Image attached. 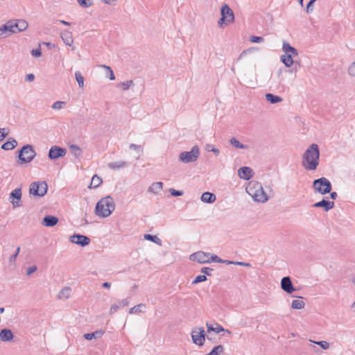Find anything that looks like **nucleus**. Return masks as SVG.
I'll use <instances>...</instances> for the list:
<instances>
[{
	"label": "nucleus",
	"instance_id": "13d9d810",
	"mask_svg": "<svg viewBox=\"0 0 355 355\" xmlns=\"http://www.w3.org/2000/svg\"><path fill=\"white\" fill-rule=\"evenodd\" d=\"M35 80V75L33 73H28L26 75L24 80L28 83H31Z\"/></svg>",
	"mask_w": 355,
	"mask_h": 355
},
{
	"label": "nucleus",
	"instance_id": "a19ab883",
	"mask_svg": "<svg viewBox=\"0 0 355 355\" xmlns=\"http://www.w3.org/2000/svg\"><path fill=\"white\" fill-rule=\"evenodd\" d=\"M75 77L76 80L78 82V86L80 88L84 87V77L82 76L81 73L80 71H76L75 73Z\"/></svg>",
	"mask_w": 355,
	"mask_h": 355
},
{
	"label": "nucleus",
	"instance_id": "680f3d73",
	"mask_svg": "<svg viewBox=\"0 0 355 355\" xmlns=\"http://www.w3.org/2000/svg\"><path fill=\"white\" fill-rule=\"evenodd\" d=\"M42 54L41 50L40 49H33L31 51V55L34 57H40Z\"/></svg>",
	"mask_w": 355,
	"mask_h": 355
},
{
	"label": "nucleus",
	"instance_id": "de8ad7c7",
	"mask_svg": "<svg viewBox=\"0 0 355 355\" xmlns=\"http://www.w3.org/2000/svg\"><path fill=\"white\" fill-rule=\"evenodd\" d=\"M121 87L123 90H128L131 86L134 85L132 80H128L120 83Z\"/></svg>",
	"mask_w": 355,
	"mask_h": 355
},
{
	"label": "nucleus",
	"instance_id": "a211bd4d",
	"mask_svg": "<svg viewBox=\"0 0 355 355\" xmlns=\"http://www.w3.org/2000/svg\"><path fill=\"white\" fill-rule=\"evenodd\" d=\"M257 50H258L257 48L253 47V48L248 49L245 51H243L239 55L238 60L246 58L247 62H253L255 60L256 58L254 55H252V52L257 51Z\"/></svg>",
	"mask_w": 355,
	"mask_h": 355
},
{
	"label": "nucleus",
	"instance_id": "6ab92c4d",
	"mask_svg": "<svg viewBox=\"0 0 355 355\" xmlns=\"http://www.w3.org/2000/svg\"><path fill=\"white\" fill-rule=\"evenodd\" d=\"M313 207H322L325 211H328L334 207V202L333 201L327 200L322 199L321 201L315 202L313 205Z\"/></svg>",
	"mask_w": 355,
	"mask_h": 355
},
{
	"label": "nucleus",
	"instance_id": "aec40b11",
	"mask_svg": "<svg viewBox=\"0 0 355 355\" xmlns=\"http://www.w3.org/2000/svg\"><path fill=\"white\" fill-rule=\"evenodd\" d=\"M60 37L67 46H71L73 45V39L71 32L67 30L63 31L60 33Z\"/></svg>",
	"mask_w": 355,
	"mask_h": 355
},
{
	"label": "nucleus",
	"instance_id": "c85d7f7f",
	"mask_svg": "<svg viewBox=\"0 0 355 355\" xmlns=\"http://www.w3.org/2000/svg\"><path fill=\"white\" fill-rule=\"evenodd\" d=\"M17 145V142L15 139L10 138L2 146L1 148L4 150H10L15 148Z\"/></svg>",
	"mask_w": 355,
	"mask_h": 355
},
{
	"label": "nucleus",
	"instance_id": "9b49d317",
	"mask_svg": "<svg viewBox=\"0 0 355 355\" xmlns=\"http://www.w3.org/2000/svg\"><path fill=\"white\" fill-rule=\"evenodd\" d=\"M210 253L198 251L190 255V260L196 261L200 263H210Z\"/></svg>",
	"mask_w": 355,
	"mask_h": 355
},
{
	"label": "nucleus",
	"instance_id": "393cba45",
	"mask_svg": "<svg viewBox=\"0 0 355 355\" xmlns=\"http://www.w3.org/2000/svg\"><path fill=\"white\" fill-rule=\"evenodd\" d=\"M163 189V183L162 182H157L153 183L148 189V193L158 194Z\"/></svg>",
	"mask_w": 355,
	"mask_h": 355
},
{
	"label": "nucleus",
	"instance_id": "7ed1b4c3",
	"mask_svg": "<svg viewBox=\"0 0 355 355\" xmlns=\"http://www.w3.org/2000/svg\"><path fill=\"white\" fill-rule=\"evenodd\" d=\"M246 191L254 202L265 203L269 199L267 193L264 191L261 184L259 182H250L246 187Z\"/></svg>",
	"mask_w": 355,
	"mask_h": 355
},
{
	"label": "nucleus",
	"instance_id": "603ef678",
	"mask_svg": "<svg viewBox=\"0 0 355 355\" xmlns=\"http://www.w3.org/2000/svg\"><path fill=\"white\" fill-rule=\"evenodd\" d=\"M264 39L262 37L251 36L250 41L252 43H259L263 42Z\"/></svg>",
	"mask_w": 355,
	"mask_h": 355
},
{
	"label": "nucleus",
	"instance_id": "4468645a",
	"mask_svg": "<svg viewBox=\"0 0 355 355\" xmlns=\"http://www.w3.org/2000/svg\"><path fill=\"white\" fill-rule=\"evenodd\" d=\"M69 240L71 243L79 245L80 246H86L89 244L90 239L86 236L74 234L71 236Z\"/></svg>",
	"mask_w": 355,
	"mask_h": 355
},
{
	"label": "nucleus",
	"instance_id": "ddd939ff",
	"mask_svg": "<svg viewBox=\"0 0 355 355\" xmlns=\"http://www.w3.org/2000/svg\"><path fill=\"white\" fill-rule=\"evenodd\" d=\"M67 153L65 148L53 146L49 151V157L51 159H57L60 157H64Z\"/></svg>",
	"mask_w": 355,
	"mask_h": 355
},
{
	"label": "nucleus",
	"instance_id": "412c9836",
	"mask_svg": "<svg viewBox=\"0 0 355 355\" xmlns=\"http://www.w3.org/2000/svg\"><path fill=\"white\" fill-rule=\"evenodd\" d=\"M10 24L8 21L5 24L0 26V37H7L13 34Z\"/></svg>",
	"mask_w": 355,
	"mask_h": 355
},
{
	"label": "nucleus",
	"instance_id": "79ce46f5",
	"mask_svg": "<svg viewBox=\"0 0 355 355\" xmlns=\"http://www.w3.org/2000/svg\"><path fill=\"white\" fill-rule=\"evenodd\" d=\"M66 105V102L64 101H58L56 102H55L52 105H51V107L52 109L53 110H62L64 107V106Z\"/></svg>",
	"mask_w": 355,
	"mask_h": 355
},
{
	"label": "nucleus",
	"instance_id": "f8f14e48",
	"mask_svg": "<svg viewBox=\"0 0 355 355\" xmlns=\"http://www.w3.org/2000/svg\"><path fill=\"white\" fill-rule=\"evenodd\" d=\"M220 15L226 19V24L234 22V15L232 10L227 4H223L220 8Z\"/></svg>",
	"mask_w": 355,
	"mask_h": 355
},
{
	"label": "nucleus",
	"instance_id": "0e129e2a",
	"mask_svg": "<svg viewBox=\"0 0 355 355\" xmlns=\"http://www.w3.org/2000/svg\"><path fill=\"white\" fill-rule=\"evenodd\" d=\"M130 149L135 150H140L141 146L137 144H131L129 146Z\"/></svg>",
	"mask_w": 355,
	"mask_h": 355
},
{
	"label": "nucleus",
	"instance_id": "bb28decb",
	"mask_svg": "<svg viewBox=\"0 0 355 355\" xmlns=\"http://www.w3.org/2000/svg\"><path fill=\"white\" fill-rule=\"evenodd\" d=\"M71 294V288L69 286H65L58 293V298L59 300H67Z\"/></svg>",
	"mask_w": 355,
	"mask_h": 355
},
{
	"label": "nucleus",
	"instance_id": "5701e85b",
	"mask_svg": "<svg viewBox=\"0 0 355 355\" xmlns=\"http://www.w3.org/2000/svg\"><path fill=\"white\" fill-rule=\"evenodd\" d=\"M282 51H284V54H290L294 56L298 55L297 50L295 48L291 46L290 44L286 41H283Z\"/></svg>",
	"mask_w": 355,
	"mask_h": 355
},
{
	"label": "nucleus",
	"instance_id": "5fc2aeb1",
	"mask_svg": "<svg viewBox=\"0 0 355 355\" xmlns=\"http://www.w3.org/2000/svg\"><path fill=\"white\" fill-rule=\"evenodd\" d=\"M211 259V261L216 262V263H223L224 260L221 259L216 255H211L209 256V259Z\"/></svg>",
	"mask_w": 355,
	"mask_h": 355
},
{
	"label": "nucleus",
	"instance_id": "4c0bfd02",
	"mask_svg": "<svg viewBox=\"0 0 355 355\" xmlns=\"http://www.w3.org/2000/svg\"><path fill=\"white\" fill-rule=\"evenodd\" d=\"M144 239L148 241H150L159 245H162V241L159 238H158L157 236H153L151 234H145Z\"/></svg>",
	"mask_w": 355,
	"mask_h": 355
},
{
	"label": "nucleus",
	"instance_id": "f704fd0d",
	"mask_svg": "<svg viewBox=\"0 0 355 355\" xmlns=\"http://www.w3.org/2000/svg\"><path fill=\"white\" fill-rule=\"evenodd\" d=\"M69 150L76 158L79 159L82 155V149L76 144L69 146Z\"/></svg>",
	"mask_w": 355,
	"mask_h": 355
},
{
	"label": "nucleus",
	"instance_id": "f3484780",
	"mask_svg": "<svg viewBox=\"0 0 355 355\" xmlns=\"http://www.w3.org/2000/svg\"><path fill=\"white\" fill-rule=\"evenodd\" d=\"M253 174V170L248 166L241 167L238 171L239 178L245 180H248L252 178Z\"/></svg>",
	"mask_w": 355,
	"mask_h": 355
},
{
	"label": "nucleus",
	"instance_id": "2f4dec72",
	"mask_svg": "<svg viewBox=\"0 0 355 355\" xmlns=\"http://www.w3.org/2000/svg\"><path fill=\"white\" fill-rule=\"evenodd\" d=\"M102 182L103 180L100 176L94 175L92 178L91 183L88 187L89 189L98 188L102 184Z\"/></svg>",
	"mask_w": 355,
	"mask_h": 355
},
{
	"label": "nucleus",
	"instance_id": "6e6d98bb",
	"mask_svg": "<svg viewBox=\"0 0 355 355\" xmlns=\"http://www.w3.org/2000/svg\"><path fill=\"white\" fill-rule=\"evenodd\" d=\"M142 308H146V305L144 304H139L134 306L132 308H130L129 311H141V309H142Z\"/></svg>",
	"mask_w": 355,
	"mask_h": 355
},
{
	"label": "nucleus",
	"instance_id": "e433bc0d",
	"mask_svg": "<svg viewBox=\"0 0 355 355\" xmlns=\"http://www.w3.org/2000/svg\"><path fill=\"white\" fill-rule=\"evenodd\" d=\"M305 303L302 300V297H299L298 299L294 300L292 302L291 307L293 309H302L304 308Z\"/></svg>",
	"mask_w": 355,
	"mask_h": 355
},
{
	"label": "nucleus",
	"instance_id": "6e6552de",
	"mask_svg": "<svg viewBox=\"0 0 355 355\" xmlns=\"http://www.w3.org/2000/svg\"><path fill=\"white\" fill-rule=\"evenodd\" d=\"M191 338L194 344L202 346L205 341V332L203 327H196L191 331Z\"/></svg>",
	"mask_w": 355,
	"mask_h": 355
},
{
	"label": "nucleus",
	"instance_id": "20e7f679",
	"mask_svg": "<svg viewBox=\"0 0 355 355\" xmlns=\"http://www.w3.org/2000/svg\"><path fill=\"white\" fill-rule=\"evenodd\" d=\"M48 185L45 181L33 182L29 186V194L35 198H42L47 193Z\"/></svg>",
	"mask_w": 355,
	"mask_h": 355
},
{
	"label": "nucleus",
	"instance_id": "a18cd8bd",
	"mask_svg": "<svg viewBox=\"0 0 355 355\" xmlns=\"http://www.w3.org/2000/svg\"><path fill=\"white\" fill-rule=\"evenodd\" d=\"M347 73L351 77L355 78V60L348 67Z\"/></svg>",
	"mask_w": 355,
	"mask_h": 355
},
{
	"label": "nucleus",
	"instance_id": "7c9ffc66",
	"mask_svg": "<svg viewBox=\"0 0 355 355\" xmlns=\"http://www.w3.org/2000/svg\"><path fill=\"white\" fill-rule=\"evenodd\" d=\"M107 166L111 169L117 170L125 167L127 166V163L125 161L121 160L110 162Z\"/></svg>",
	"mask_w": 355,
	"mask_h": 355
},
{
	"label": "nucleus",
	"instance_id": "37998d69",
	"mask_svg": "<svg viewBox=\"0 0 355 355\" xmlns=\"http://www.w3.org/2000/svg\"><path fill=\"white\" fill-rule=\"evenodd\" d=\"M205 150L207 152L214 153L216 156L219 155L220 154V150L216 147H214V146L212 144H207L205 146Z\"/></svg>",
	"mask_w": 355,
	"mask_h": 355
},
{
	"label": "nucleus",
	"instance_id": "cd10ccee",
	"mask_svg": "<svg viewBox=\"0 0 355 355\" xmlns=\"http://www.w3.org/2000/svg\"><path fill=\"white\" fill-rule=\"evenodd\" d=\"M293 57L295 56L290 54H283L281 55V61L286 67H291L294 62Z\"/></svg>",
	"mask_w": 355,
	"mask_h": 355
},
{
	"label": "nucleus",
	"instance_id": "c9c22d12",
	"mask_svg": "<svg viewBox=\"0 0 355 355\" xmlns=\"http://www.w3.org/2000/svg\"><path fill=\"white\" fill-rule=\"evenodd\" d=\"M230 143L234 148L238 149H248V146L241 144L236 137H232L230 139Z\"/></svg>",
	"mask_w": 355,
	"mask_h": 355
},
{
	"label": "nucleus",
	"instance_id": "69168bd1",
	"mask_svg": "<svg viewBox=\"0 0 355 355\" xmlns=\"http://www.w3.org/2000/svg\"><path fill=\"white\" fill-rule=\"evenodd\" d=\"M224 24H226V19L221 16V17L218 21V24L220 27H222Z\"/></svg>",
	"mask_w": 355,
	"mask_h": 355
},
{
	"label": "nucleus",
	"instance_id": "a878e982",
	"mask_svg": "<svg viewBox=\"0 0 355 355\" xmlns=\"http://www.w3.org/2000/svg\"><path fill=\"white\" fill-rule=\"evenodd\" d=\"M200 199L203 202L212 203L216 201V197L212 193L205 192L202 194Z\"/></svg>",
	"mask_w": 355,
	"mask_h": 355
},
{
	"label": "nucleus",
	"instance_id": "58836bf2",
	"mask_svg": "<svg viewBox=\"0 0 355 355\" xmlns=\"http://www.w3.org/2000/svg\"><path fill=\"white\" fill-rule=\"evenodd\" d=\"M207 332L214 331L216 333H220L224 331V329L219 324H216V327H214L212 324H207Z\"/></svg>",
	"mask_w": 355,
	"mask_h": 355
},
{
	"label": "nucleus",
	"instance_id": "774afa93",
	"mask_svg": "<svg viewBox=\"0 0 355 355\" xmlns=\"http://www.w3.org/2000/svg\"><path fill=\"white\" fill-rule=\"evenodd\" d=\"M102 286L105 288H110L111 287V284L109 282H104L102 284Z\"/></svg>",
	"mask_w": 355,
	"mask_h": 355
},
{
	"label": "nucleus",
	"instance_id": "338daca9",
	"mask_svg": "<svg viewBox=\"0 0 355 355\" xmlns=\"http://www.w3.org/2000/svg\"><path fill=\"white\" fill-rule=\"evenodd\" d=\"M103 1L107 5H114L116 2V0H103Z\"/></svg>",
	"mask_w": 355,
	"mask_h": 355
},
{
	"label": "nucleus",
	"instance_id": "1a4fd4ad",
	"mask_svg": "<svg viewBox=\"0 0 355 355\" xmlns=\"http://www.w3.org/2000/svg\"><path fill=\"white\" fill-rule=\"evenodd\" d=\"M11 29L13 31V34L25 31L28 26V22L24 19H12L9 20Z\"/></svg>",
	"mask_w": 355,
	"mask_h": 355
},
{
	"label": "nucleus",
	"instance_id": "e2e57ef3",
	"mask_svg": "<svg viewBox=\"0 0 355 355\" xmlns=\"http://www.w3.org/2000/svg\"><path fill=\"white\" fill-rule=\"evenodd\" d=\"M234 264L238 265V266H245V267L251 266L250 263H245V262H241V261H236L235 263H234Z\"/></svg>",
	"mask_w": 355,
	"mask_h": 355
},
{
	"label": "nucleus",
	"instance_id": "423d86ee",
	"mask_svg": "<svg viewBox=\"0 0 355 355\" xmlns=\"http://www.w3.org/2000/svg\"><path fill=\"white\" fill-rule=\"evenodd\" d=\"M200 156V150L198 146H193L190 151L182 152L178 155L180 162L188 164L195 162Z\"/></svg>",
	"mask_w": 355,
	"mask_h": 355
},
{
	"label": "nucleus",
	"instance_id": "dca6fc26",
	"mask_svg": "<svg viewBox=\"0 0 355 355\" xmlns=\"http://www.w3.org/2000/svg\"><path fill=\"white\" fill-rule=\"evenodd\" d=\"M129 309V300L125 298L118 300L111 306L110 311L127 310Z\"/></svg>",
	"mask_w": 355,
	"mask_h": 355
},
{
	"label": "nucleus",
	"instance_id": "864d4df0",
	"mask_svg": "<svg viewBox=\"0 0 355 355\" xmlns=\"http://www.w3.org/2000/svg\"><path fill=\"white\" fill-rule=\"evenodd\" d=\"M169 192L173 196H181L183 195L182 191H178L174 189H170Z\"/></svg>",
	"mask_w": 355,
	"mask_h": 355
},
{
	"label": "nucleus",
	"instance_id": "c756f323",
	"mask_svg": "<svg viewBox=\"0 0 355 355\" xmlns=\"http://www.w3.org/2000/svg\"><path fill=\"white\" fill-rule=\"evenodd\" d=\"M266 99L272 104L281 103L283 101V98L279 96L274 95L270 93H267L265 95Z\"/></svg>",
	"mask_w": 355,
	"mask_h": 355
},
{
	"label": "nucleus",
	"instance_id": "0eeeda50",
	"mask_svg": "<svg viewBox=\"0 0 355 355\" xmlns=\"http://www.w3.org/2000/svg\"><path fill=\"white\" fill-rule=\"evenodd\" d=\"M36 153L31 145L27 144L19 151V159L20 164L31 162L35 157Z\"/></svg>",
	"mask_w": 355,
	"mask_h": 355
},
{
	"label": "nucleus",
	"instance_id": "3c124183",
	"mask_svg": "<svg viewBox=\"0 0 355 355\" xmlns=\"http://www.w3.org/2000/svg\"><path fill=\"white\" fill-rule=\"evenodd\" d=\"M247 84L250 87H254L257 85V80L256 75H254V77L253 79H248L246 80Z\"/></svg>",
	"mask_w": 355,
	"mask_h": 355
},
{
	"label": "nucleus",
	"instance_id": "b1692460",
	"mask_svg": "<svg viewBox=\"0 0 355 355\" xmlns=\"http://www.w3.org/2000/svg\"><path fill=\"white\" fill-rule=\"evenodd\" d=\"M0 339L3 342H8L13 339V334L11 330L3 329L0 331Z\"/></svg>",
	"mask_w": 355,
	"mask_h": 355
},
{
	"label": "nucleus",
	"instance_id": "09e8293b",
	"mask_svg": "<svg viewBox=\"0 0 355 355\" xmlns=\"http://www.w3.org/2000/svg\"><path fill=\"white\" fill-rule=\"evenodd\" d=\"M317 0H310L308 3L306 8V12L307 13H311L313 11V4Z\"/></svg>",
	"mask_w": 355,
	"mask_h": 355
},
{
	"label": "nucleus",
	"instance_id": "72a5a7b5",
	"mask_svg": "<svg viewBox=\"0 0 355 355\" xmlns=\"http://www.w3.org/2000/svg\"><path fill=\"white\" fill-rule=\"evenodd\" d=\"M103 333H104V331H103L101 330L96 331L92 333L85 334L83 337L85 338V339L90 340L92 339H96V338H101L103 336Z\"/></svg>",
	"mask_w": 355,
	"mask_h": 355
},
{
	"label": "nucleus",
	"instance_id": "f03ea898",
	"mask_svg": "<svg viewBox=\"0 0 355 355\" xmlns=\"http://www.w3.org/2000/svg\"><path fill=\"white\" fill-rule=\"evenodd\" d=\"M115 209L114 199L110 196L102 198L98 201L95 208V214L101 218H107L111 215Z\"/></svg>",
	"mask_w": 355,
	"mask_h": 355
},
{
	"label": "nucleus",
	"instance_id": "9d476101",
	"mask_svg": "<svg viewBox=\"0 0 355 355\" xmlns=\"http://www.w3.org/2000/svg\"><path fill=\"white\" fill-rule=\"evenodd\" d=\"M21 189L17 188L14 189L10 194L9 200L12 203L14 208L21 206Z\"/></svg>",
	"mask_w": 355,
	"mask_h": 355
},
{
	"label": "nucleus",
	"instance_id": "2eb2a0df",
	"mask_svg": "<svg viewBox=\"0 0 355 355\" xmlns=\"http://www.w3.org/2000/svg\"><path fill=\"white\" fill-rule=\"evenodd\" d=\"M281 288L286 293L291 294L295 291L290 277H284L281 280Z\"/></svg>",
	"mask_w": 355,
	"mask_h": 355
},
{
	"label": "nucleus",
	"instance_id": "49530a36",
	"mask_svg": "<svg viewBox=\"0 0 355 355\" xmlns=\"http://www.w3.org/2000/svg\"><path fill=\"white\" fill-rule=\"evenodd\" d=\"M311 342L314 343L315 344L320 345L323 349H327L329 347V344L328 342L322 340V341H313L310 340Z\"/></svg>",
	"mask_w": 355,
	"mask_h": 355
},
{
	"label": "nucleus",
	"instance_id": "052dcab7",
	"mask_svg": "<svg viewBox=\"0 0 355 355\" xmlns=\"http://www.w3.org/2000/svg\"><path fill=\"white\" fill-rule=\"evenodd\" d=\"M213 271V269L212 268H207V267H204L201 269V272L202 273H204V274H206L208 276H210L211 275V272Z\"/></svg>",
	"mask_w": 355,
	"mask_h": 355
},
{
	"label": "nucleus",
	"instance_id": "473e14b6",
	"mask_svg": "<svg viewBox=\"0 0 355 355\" xmlns=\"http://www.w3.org/2000/svg\"><path fill=\"white\" fill-rule=\"evenodd\" d=\"M101 67L103 69V73L106 78H108L111 80H114L115 79L114 72L109 66L103 64L101 65Z\"/></svg>",
	"mask_w": 355,
	"mask_h": 355
},
{
	"label": "nucleus",
	"instance_id": "f257e3e1",
	"mask_svg": "<svg viewBox=\"0 0 355 355\" xmlns=\"http://www.w3.org/2000/svg\"><path fill=\"white\" fill-rule=\"evenodd\" d=\"M320 162V149L316 144H312L302 156V166L306 171H314Z\"/></svg>",
	"mask_w": 355,
	"mask_h": 355
},
{
	"label": "nucleus",
	"instance_id": "c03bdc74",
	"mask_svg": "<svg viewBox=\"0 0 355 355\" xmlns=\"http://www.w3.org/2000/svg\"><path fill=\"white\" fill-rule=\"evenodd\" d=\"M78 4L82 8H89L92 5V0H77Z\"/></svg>",
	"mask_w": 355,
	"mask_h": 355
},
{
	"label": "nucleus",
	"instance_id": "ea45409f",
	"mask_svg": "<svg viewBox=\"0 0 355 355\" xmlns=\"http://www.w3.org/2000/svg\"><path fill=\"white\" fill-rule=\"evenodd\" d=\"M20 249H21L20 247H17L15 252L8 258L9 263L12 266H16L15 261H16V259L20 252Z\"/></svg>",
	"mask_w": 355,
	"mask_h": 355
},
{
	"label": "nucleus",
	"instance_id": "4be33fe9",
	"mask_svg": "<svg viewBox=\"0 0 355 355\" xmlns=\"http://www.w3.org/2000/svg\"><path fill=\"white\" fill-rule=\"evenodd\" d=\"M58 223V218L53 216H46L42 221V224L45 227H53Z\"/></svg>",
	"mask_w": 355,
	"mask_h": 355
},
{
	"label": "nucleus",
	"instance_id": "8fccbe9b",
	"mask_svg": "<svg viewBox=\"0 0 355 355\" xmlns=\"http://www.w3.org/2000/svg\"><path fill=\"white\" fill-rule=\"evenodd\" d=\"M207 280V277L204 275L197 276L193 281V284H196L200 282H202Z\"/></svg>",
	"mask_w": 355,
	"mask_h": 355
},
{
	"label": "nucleus",
	"instance_id": "39448f33",
	"mask_svg": "<svg viewBox=\"0 0 355 355\" xmlns=\"http://www.w3.org/2000/svg\"><path fill=\"white\" fill-rule=\"evenodd\" d=\"M313 188L315 193L324 195L331 192V184L326 178H320L313 181Z\"/></svg>",
	"mask_w": 355,
	"mask_h": 355
},
{
	"label": "nucleus",
	"instance_id": "4d7b16f0",
	"mask_svg": "<svg viewBox=\"0 0 355 355\" xmlns=\"http://www.w3.org/2000/svg\"><path fill=\"white\" fill-rule=\"evenodd\" d=\"M8 135V132L6 131L5 128H0V141H3Z\"/></svg>",
	"mask_w": 355,
	"mask_h": 355
},
{
	"label": "nucleus",
	"instance_id": "bf43d9fd",
	"mask_svg": "<svg viewBox=\"0 0 355 355\" xmlns=\"http://www.w3.org/2000/svg\"><path fill=\"white\" fill-rule=\"evenodd\" d=\"M37 270V267L36 266H30L27 268L26 275H31L32 273L35 272Z\"/></svg>",
	"mask_w": 355,
	"mask_h": 355
}]
</instances>
